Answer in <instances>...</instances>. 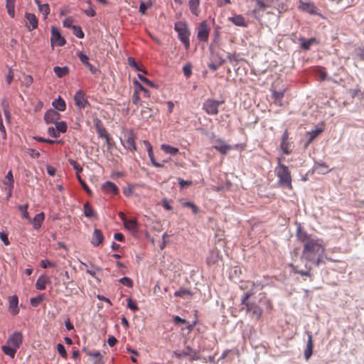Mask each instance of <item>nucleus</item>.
Returning a JSON list of instances; mask_svg holds the SVG:
<instances>
[{
    "label": "nucleus",
    "mask_w": 364,
    "mask_h": 364,
    "mask_svg": "<svg viewBox=\"0 0 364 364\" xmlns=\"http://www.w3.org/2000/svg\"><path fill=\"white\" fill-rule=\"evenodd\" d=\"M296 236L303 244L301 259L315 266H319L323 263L325 246L323 240L300 230L297 231Z\"/></svg>",
    "instance_id": "f257e3e1"
},
{
    "label": "nucleus",
    "mask_w": 364,
    "mask_h": 364,
    "mask_svg": "<svg viewBox=\"0 0 364 364\" xmlns=\"http://www.w3.org/2000/svg\"><path fill=\"white\" fill-rule=\"evenodd\" d=\"M277 166L274 169V172L278 178V184L283 188H287L292 190V178L289 168L282 163V159L280 158H277Z\"/></svg>",
    "instance_id": "f03ea898"
},
{
    "label": "nucleus",
    "mask_w": 364,
    "mask_h": 364,
    "mask_svg": "<svg viewBox=\"0 0 364 364\" xmlns=\"http://www.w3.org/2000/svg\"><path fill=\"white\" fill-rule=\"evenodd\" d=\"M175 31L178 33V38L184 45L186 49H188L190 47V31L188 25L184 21H178L174 26Z\"/></svg>",
    "instance_id": "7ed1b4c3"
},
{
    "label": "nucleus",
    "mask_w": 364,
    "mask_h": 364,
    "mask_svg": "<svg viewBox=\"0 0 364 364\" xmlns=\"http://www.w3.org/2000/svg\"><path fill=\"white\" fill-rule=\"evenodd\" d=\"M223 101H218L213 99H207L203 104V109L210 115H216L218 113V107Z\"/></svg>",
    "instance_id": "20e7f679"
},
{
    "label": "nucleus",
    "mask_w": 364,
    "mask_h": 364,
    "mask_svg": "<svg viewBox=\"0 0 364 364\" xmlns=\"http://www.w3.org/2000/svg\"><path fill=\"white\" fill-rule=\"evenodd\" d=\"M125 142L123 143L124 148L132 152L136 151L135 141L137 138L136 134L133 130H129L124 134Z\"/></svg>",
    "instance_id": "39448f33"
},
{
    "label": "nucleus",
    "mask_w": 364,
    "mask_h": 364,
    "mask_svg": "<svg viewBox=\"0 0 364 364\" xmlns=\"http://www.w3.org/2000/svg\"><path fill=\"white\" fill-rule=\"evenodd\" d=\"M210 31V26L205 21L200 23L197 28V38L198 41L207 42L208 41Z\"/></svg>",
    "instance_id": "423d86ee"
},
{
    "label": "nucleus",
    "mask_w": 364,
    "mask_h": 364,
    "mask_svg": "<svg viewBox=\"0 0 364 364\" xmlns=\"http://www.w3.org/2000/svg\"><path fill=\"white\" fill-rule=\"evenodd\" d=\"M173 354L178 358L188 357L191 360H197L199 359L198 353L189 346H187L183 350H175L173 351Z\"/></svg>",
    "instance_id": "0eeeda50"
},
{
    "label": "nucleus",
    "mask_w": 364,
    "mask_h": 364,
    "mask_svg": "<svg viewBox=\"0 0 364 364\" xmlns=\"http://www.w3.org/2000/svg\"><path fill=\"white\" fill-rule=\"evenodd\" d=\"M50 41L52 46L56 45L58 46H63L66 43L65 39L61 36L59 29L55 26L51 28Z\"/></svg>",
    "instance_id": "6e6552de"
},
{
    "label": "nucleus",
    "mask_w": 364,
    "mask_h": 364,
    "mask_svg": "<svg viewBox=\"0 0 364 364\" xmlns=\"http://www.w3.org/2000/svg\"><path fill=\"white\" fill-rule=\"evenodd\" d=\"M23 342V335L21 332L16 331L12 333L8 338L7 344L11 345L18 349Z\"/></svg>",
    "instance_id": "1a4fd4ad"
},
{
    "label": "nucleus",
    "mask_w": 364,
    "mask_h": 364,
    "mask_svg": "<svg viewBox=\"0 0 364 364\" xmlns=\"http://www.w3.org/2000/svg\"><path fill=\"white\" fill-rule=\"evenodd\" d=\"M246 311L250 314L252 318L259 319L262 314V309L255 303H250L246 304Z\"/></svg>",
    "instance_id": "9d476101"
},
{
    "label": "nucleus",
    "mask_w": 364,
    "mask_h": 364,
    "mask_svg": "<svg viewBox=\"0 0 364 364\" xmlns=\"http://www.w3.org/2000/svg\"><path fill=\"white\" fill-rule=\"evenodd\" d=\"M74 101L75 105L79 109H84L88 104L87 100L85 97V94L82 90L77 91L74 95Z\"/></svg>",
    "instance_id": "9b49d317"
},
{
    "label": "nucleus",
    "mask_w": 364,
    "mask_h": 364,
    "mask_svg": "<svg viewBox=\"0 0 364 364\" xmlns=\"http://www.w3.org/2000/svg\"><path fill=\"white\" fill-rule=\"evenodd\" d=\"M280 148L284 154H289L291 152V144L289 141V132L287 130H285L282 136Z\"/></svg>",
    "instance_id": "f8f14e48"
},
{
    "label": "nucleus",
    "mask_w": 364,
    "mask_h": 364,
    "mask_svg": "<svg viewBox=\"0 0 364 364\" xmlns=\"http://www.w3.org/2000/svg\"><path fill=\"white\" fill-rule=\"evenodd\" d=\"M299 9L304 12L309 14H312V15L318 14V13L317 11L316 6L312 2H303L301 1H300Z\"/></svg>",
    "instance_id": "ddd939ff"
},
{
    "label": "nucleus",
    "mask_w": 364,
    "mask_h": 364,
    "mask_svg": "<svg viewBox=\"0 0 364 364\" xmlns=\"http://www.w3.org/2000/svg\"><path fill=\"white\" fill-rule=\"evenodd\" d=\"M60 117V114L54 109L47 111L44 115V119L47 124H55Z\"/></svg>",
    "instance_id": "4468645a"
},
{
    "label": "nucleus",
    "mask_w": 364,
    "mask_h": 364,
    "mask_svg": "<svg viewBox=\"0 0 364 364\" xmlns=\"http://www.w3.org/2000/svg\"><path fill=\"white\" fill-rule=\"evenodd\" d=\"M213 148L220 152L222 154H226L230 149H232V146L228 144H225L224 141L221 139H218L215 140V144L213 146Z\"/></svg>",
    "instance_id": "2eb2a0df"
},
{
    "label": "nucleus",
    "mask_w": 364,
    "mask_h": 364,
    "mask_svg": "<svg viewBox=\"0 0 364 364\" xmlns=\"http://www.w3.org/2000/svg\"><path fill=\"white\" fill-rule=\"evenodd\" d=\"M307 336H308V340H307V343H306V348L304 350V357H305V359L306 360H308L311 356L312 355V353H313V348H314V343H313V337H312V335L310 332H307Z\"/></svg>",
    "instance_id": "dca6fc26"
},
{
    "label": "nucleus",
    "mask_w": 364,
    "mask_h": 364,
    "mask_svg": "<svg viewBox=\"0 0 364 364\" xmlns=\"http://www.w3.org/2000/svg\"><path fill=\"white\" fill-rule=\"evenodd\" d=\"M104 241V236L102 232L99 229H95L92 233L91 243L93 246L97 247Z\"/></svg>",
    "instance_id": "f3484780"
},
{
    "label": "nucleus",
    "mask_w": 364,
    "mask_h": 364,
    "mask_svg": "<svg viewBox=\"0 0 364 364\" xmlns=\"http://www.w3.org/2000/svg\"><path fill=\"white\" fill-rule=\"evenodd\" d=\"M49 283H50V278L46 274H41L36 281V288L38 290H44Z\"/></svg>",
    "instance_id": "a211bd4d"
},
{
    "label": "nucleus",
    "mask_w": 364,
    "mask_h": 364,
    "mask_svg": "<svg viewBox=\"0 0 364 364\" xmlns=\"http://www.w3.org/2000/svg\"><path fill=\"white\" fill-rule=\"evenodd\" d=\"M82 351H84L87 355L93 357L95 358L94 364H104L101 353L99 351L89 350L86 348H83Z\"/></svg>",
    "instance_id": "6ab92c4d"
},
{
    "label": "nucleus",
    "mask_w": 364,
    "mask_h": 364,
    "mask_svg": "<svg viewBox=\"0 0 364 364\" xmlns=\"http://www.w3.org/2000/svg\"><path fill=\"white\" fill-rule=\"evenodd\" d=\"M9 311L13 314L16 315L18 313V299L16 296H12L9 298Z\"/></svg>",
    "instance_id": "aec40b11"
},
{
    "label": "nucleus",
    "mask_w": 364,
    "mask_h": 364,
    "mask_svg": "<svg viewBox=\"0 0 364 364\" xmlns=\"http://www.w3.org/2000/svg\"><path fill=\"white\" fill-rule=\"evenodd\" d=\"M26 18L29 23V26H28V29L29 31L34 30L38 27V19L35 14L31 13L26 14Z\"/></svg>",
    "instance_id": "412c9836"
},
{
    "label": "nucleus",
    "mask_w": 364,
    "mask_h": 364,
    "mask_svg": "<svg viewBox=\"0 0 364 364\" xmlns=\"http://www.w3.org/2000/svg\"><path fill=\"white\" fill-rule=\"evenodd\" d=\"M102 189L105 192L113 195H117L119 192L117 186L111 181L105 182L102 186Z\"/></svg>",
    "instance_id": "4be33fe9"
},
{
    "label": "nucleus",
    "mask_w": 364,
    "mask_h": 364,
    "mask_svg": "<svg viewBox=\"0 0 364 364\" xmlns=\"http://www.w3.org/2000/svg\"><path fill=\"white\" fill-rule=\"evenodd\" d=\"M45 220V215L43 213L37 214L32 220H29L33 224L34 229H39Z\"/></svg>",
    "instance_id": "5701e85b"
},
{
    "label": "nucleus",
    "mask_w": 364,
    "mask_h": 364,
    "mask_svg": "<svg viewBox=\"0 0 364 364\" xmlns=\"http://www.w3.org/2000/svg\"><path fill=\"white\" fill-rule=\"evenodd\" d=\"M291 269V271L294 273V274H300L301 276H306V277H308L310 278V280L311 281L313 279V275L311 272V267H309L307 268V270L306 271H304V270H299L298 269V267L296 266V265H294V264H290L289 265Z\"/></svg>",
    "instance_id": "b1692460"
},
{
    "label": "nucleus",
    "mask_w": 364,
    "mask_h": 364,
    "mask_svg": "<svg viewBox=\"0 0 364 364\" xmlns=\"http://www.w3.org/2000/svg\"><path fill=\"white\" fill-rule=\"evenodd\" d=\"M228 20L237 26H247V22L242 15H235L234 16L230 17Z\"/></svg>",
    "instance_id": "393cba45"
},
{
    "label": "nucleus",
    "mask_w": 364,
    "mask_h": 364,
    "mask_svg": "<svg viewBox=\"0 0 364 364\" xmlns=\"http://www.w3.org/2000/svg\"><path fill=\"white\" fill-rule=\"evenodd\" d=\"M284 92L285 90H282V91H280V92H277V91H273L272 92V99L274 100V102L275 105H278V106H282L283 105V102H282V99L284 96Z\"/></svg>",
    "instance_id": "a878e982"
},
{
    "label": "nucleus",
    "mask_w": 364,
    "mask_h": 364,
    "mask_svg": "<svg viewBox=\"0 0 364 364\" xmlns=\"http://www.w3.org/2000/svg\"><path fill=\"white\" fill-rule=\"evenodd\" d=\"M124 227L130 231H136L138 229V223L136 219H127L123 223Z\"/></svg>",
    "instance_id": "bb28decb"
},
{
    "label": "nucleus",
    "mask_w": 364,
    "mask_h": 364,
    "mask_svg": "<svg viewBox=\"0 0 364 364\" xmlns=\"http://www.w3.org/2000/svg\"><path fill=\"white\" fill-rule=\"evenodd\" d=\"M200 0H190L188 1L189 9L193 14L198 16L200 13L199 10Z\"/></svg>",
    "instance_id": "cd10ccee"
},
{
    "label": "nucleus",
    "mask_w": 364,
    "mask_h": 364,
    "mask_svg": "<svg viewBox=\"0 0 364 364\" xmlns=\"http://www.w3.org/2000/svg\"><path fill=\"white\" fill-rule=\"evenodd\" d=\"M83 212L85 217L89 218H96L97 215L90 204L87 202L84 204Z\"/></svg>",
    "instance_id": "c85d7f7f"
},
{
    "label": "nucleus",
    "mask_w": 364,
    "mask_h": 364,
    "mask_svg": "<svg viewBox=\"0 0 364 364\" xmlns=\"http://www.w3.org/2000/svg\"><path fill=\"white\" fill-rule=\"evenodd\" d=\"M1 349L6 355L10 356L12 358H14L16 353L18 350L11 345L7 343L4 346H2Z\"/></svg>",
    "instance_id": "c756f323"
},
{
    "label": "nucleus",
    "mask_w": 364,
    "mask_h": 364,
    "mask_svg": "<svg viewBox=\"0 0 364 364\" xmlns=\"http://www.w3.org/2000/svg\"><path fill=\"white\" fill-rule=\"evenodd\" d=\"M53 71L58 77H63L69 73V68L67 66H55L53 68Z\"/></svg>",
    "instance_id": "7c9ffc66"
},
{
    "label": "nucleus",
    "mask_w": 364,
    "mask_h": 364,
    "mask_svg": "<svg viewBox=\"0 0 364 364\" xmlns=\"http://www.w3.org/2000/svg\"><path fill=\"white\" fill-rule=\"evenodd\" d=\"M53 106L58 111L63 112L66 108V104L65 100L60 97L58 100L53 102Z\"/></svg>",
    "instance_id": "2f4dec72"
},
{
    "label": "nucleus",
    "mask_w": 364,
    "mask_h": 364,
    "mask_svg": "<svg viewBox=\"0 0 364 364\" xmlns=\"http://www.w3.org/2000/svg\"><path fill=\"white\" fill-rule=\"evenodd\" d=\"M16 0H6V7L7 9L8 14L11 17L15 16V3Z\"/></svg>",
    "instance_id": "473e14b6"
},
{
    "label": "nucleus",
    "mask_w": 364,
    "mask_h": 364,
    "mask_svg": "<svg viewBox=\"0 0 364 364\" xmlns=\"http://www.w3.org/2000/svg\"><path fill=\"white\" fill-rule=\"evenodd\" d=\"M161 149L166 153L171 155H176L178 153L179 150L176 147H173L169 144H164L161 146Z\"/></svg>",
    "instance_id": "72a5a7b5"
},
{
    "label": "nucleus",
    "mask_w": 364,
    "mask_h": 364,
    "mask_svg": "<svg viewBox=\"0 0 364 364\" xmlns=\"http://www.w3.org/2000/svg\"><path fill=\"white\" fill-rule=\"evenodd\" d=\"M315 169L320 174H325L331 171V169H328V166L326 163H317Z\"/></svg>",
    "instance_id": "f704fd0d"
},
{
    "label": "nucleus",
    "mask_w": 364,
    "mask_h": 364,
    "mask_svg": "<svg viewBox=\"0 0 364 364\" xmlns=\"http://www.w3.org/2000/svg\"><path fill=\"white\" fill-rule=\"evenodd\" d=\"M4 183L10 188V191L14 187V178L11 171H9L4 179Z\"/></svg>",
    "instance_id": "c9c22d12"
},
{
    "label": "nucleus",
    "mask_w": 364,
    "mask_h": 364,
    "mask_svg": "<svg viewBox=\"0 0 364 364\" xmlns=\"http://www.w3.org/2000/svg\"><path fill=\"white\" fill-rule=\"evenodd\" d=\"M301 46L304 50H309L311 46L316 42V39L315 38H311L308 40H306L305 38H301Z\"/></svg>",
    "instance_id": "e433bc0d"
},
{
    "label": "nucleus",
    "mask_w": 364,
    "mask_h": 364,
    "mask_svg": "<svg viewBox=\"0 0 364 364\" xmlns=\"http://www.w3.org/2000/svg\"><path fill=\"white\" fill-rule=\"evenodd\" d=\"M128 64L130 67L134 68L136 70L141 71L144 73H146V70L139 66L133 58H128Z\"/></svg>",
    "instance_id": "4c0bfd02"
},
{
    "label": "nucleus",
    "mask_w": 364,
    "mask_h": 364,
    "mask_svg": "<svg viewBox=\"0 0 364 364\" xmlns=\"http://www.w3.org/2000/svg\"><path fill=\"white\" fill-rule=\"evenodd\" d=\"M228 59L233 66H236L240 60L239 55L236 53H229L228 55Z\"/></svg>",
    "instance_id": "58836bf2"
},
{
    "label": "nucleus",
    "mask_w": 364,
    "mask_h": 364,
    "mask_svg": "<svg viewBox=\"0 0 364 364\" xmlns=\"http://www.w3.org/2000/svg\"><path fill=\"white\" fill-rule=\"evenodd\" d=\"M28 207V204L20 205V206H18V210L21 212V216L23 218H25L26 220H31V218L29 217V214L27 210Z\"/></svg>",
    "instance_id": "ea45409f"
},
{
    "label": "nucleus",
    "mask_w": 364,
    "mask_h": 364,
    "mask_svg": "<svg viewBox=\"0 0 364 364\" xmlns=\"http://www.w3.org/2000/svg\"><path fill=\"white\" fill-rule=\"evenodd\" d=\"M192 293L189 289H180L174 293V296L177 297H185L186 296H191Z\"/></svg>",
    "instance_id": "a19ab883"
},
{
    "label": "nucleus",
    "mask_w": 364,
    "mask_h": 364,
    "mask_svg": "<svg viewBox=\"0 0 364 364\" xmlns=\"http://www.w3.org/2000/svg\"><path fill=\"white\" fill-rule=\"evenodd\" d=\"M39 11L43 14L44 18H46L50 13V6L48 4H39L38 6Z\"/></svg>",
    "instance_id": "79ce46f5"
},
{
    "label": "nucleus",
    "mask_w": 364,
    "mask_h": 364,
    "mask_svg": "<svg viewBox=\"0 0 364 364\" xmlns=\"http://www.w3.org/2000/svg\"><path fill=\"white\" fill-rule=\"evenodd\" d=\"M55 124L57 131L59 132L60 134L66 132L67 124L65 122H63V121L58 122L57 121L56 123H55Z\"/></svg>",
    "instance_id": "37998d69"
},
{
    "label": "nucleus",
    "mask_w": 364,
    "mask_h": 364,
    "mask_svg": "<svg viewBox=\"0 0 364 364\" xmlns=\"http://www.w3.org/2000/svg\"><path fill=\"white\" fill-rule=\"evenodd\" d=\"M44 300V296L39 294L36 297H33L30 299L31 304L33 306H38Z\"/></svg>",
    "instance_id": "c03bdc74"
},
{
    "label": "nucleus",
    "mask_w": 364,
    "mask_h": 364,
    "mask_svg": "<svg viewBox=\"0 0 364 364\" xmlns=\"http://www.w3.org/2000/svg\"><path fill=\"white\" fill-rule=\"evenodd\" d=\"M134 85L136 86L135 89H138L139 92H143L144 97H149L150 96L149 91L146 90L145 87H144L139 82H138L137 81H134Z\"/></svg>",
    "instance_id": "a18cd8bd"
},
{
    "label": "nucleus",
    "mask_w": 364,
    "mask_h": 364,
    "mask_svg": "<svg viewBox=\"0 0 364 364\" xmlns=\"http://www.w3.org/2000/svg\"><path fill=\"white\" fill-rule=\"evenodd\" d=\"M100 271H101L100 267H95L92 264H91L89 268L86 269V272L93 277L95 276L96 273Z\"/></svg>",
    "instance_id": "49530a36"
},
{
    "label": "nucleus",
    "mask_w": 364,
    "mask_h": 364,
    "mask_svg": "<svg viewBox=\"0 0 364 364\" xmlns=\"http://www.w3.org/2000/svg\"><path fill=\"white\" fill-rule=\"evenodd\" d=\"M148 155H149V157L150 161L153 166H154L155 167H162L163 166V164H159L156 161L153 150H148Z\"/></svg>",
    "instance_id": "de8ad7c7"
},
{
    "label": "nucleus",
    "mask_w": 364,
    "mask_h": 364,
    "mask_svg": "<svg viewBox=\"0 0 364 364\" xmlns=\"http://www.w3.org/2000/svg\"><path fill=\"white\" fill-rule=\"evenodd\" d=\"M151 6V1L141 2L139 6V11L141 14H145L146 10Z\"/></svg>",
    "instance_id": "09e8293b"
},
{
    "label": "nucleus",
    "mask_w": 364,
    "mask_h": 364,
    "mask_svg": "<svg viewBox=\"0 0 364 364\" xmlns=\"http://www.w3.org/2000/svg\"><path fill=\"white\" fill-rule=\"evenodd\" d=\"M127 307L133 311H136L139 310V307L135 301H134L131 298H128L127 299Z\"/></svg>",
    "instance_id": "8fccbe9b"
},
{
    "label": "nucleus",
    "mask_w": 364,
    "mask_h": 364,
    "mask_svg": "<svg viewBox=\"0 0 364 364\" xmlns=\"http://www.w3.org/2000/svg\"><path fill=\"white\" fill-rule=\"evenodd\" d=\"M73 33L75 34V36H77L79 38H82L84 37V33L82 31V28H80V26H73Z\"/></svg>",
    "instance_id": "3c124183"
},
{
    "label": "nucleus",
    "mask_w": 364,
    "mask_h": 364,
    "mask_svg": "<svg viewBox=\"0 0 364 364\" xmlns=\"http://www.w3.org/2000/svg\"><path fill=\"white\" fill-rule=\"evenodd\" d=\"M69 163L73 167V168L76 171L77 174H78L80 172H81L82 171V168L81 167V166L75 160L70 159Z\"/></svg>",
    "instance_id": "603ef678"
},
{
    "label": "nucleus",
    "mask_w": 364,
    "mask_h": 364,
    "mask_svg": "<svg viewBox=\"0 0 364 364\" xmlns=\"http://www.w3.org/2000/svg\"><path fill=\"white\" fill-rule=\"evenodd\" d=\"M57 350L59 353V354L64 358H67V351L64 347V346L61 343H58L57 345Z\"/></svg>",
    "instance_id": "864d4df0"
},
{
    "label": "nucleus",
    "mask_w": 364,
    "mask_h": 364,
    "mask_svg": "<svg viewBox=\"0 0 364 364\" xmlns=\"http://www.w3.org/2000/svg\"><path fill=\"white\" fill-rule=\"evenodd\" d=\"M83 11L87 16L93 17L96 15V11L93 6H88L87 9H84Z\"/></svg>",
    "instance_id": "5fc2aeb1"
},
{
    "label": "nucleus",
    "mask_w": 364,
    "mask_h": 364,
    "mask_svg": "<svg viewBox=\"0 0 364 364\" xmlns=\"http://www.w3.org/2000/svg\"><path fill=\"white\" fill-rule=\"evenodd\" d=\"M120 283L127 286V287H132L133 286L132 280L129 277H122L119 279Z\"/></svg>",
    "instance_id": "6e6d98bb"
},
{
    "label": "nucleus",
    "mask_w": 364,
    "mask_h": 364,
    "mask_svg": "<svg viewBox=\"0 0 364 364\" xmlns=\"http://www.w3.org/2000/svg\"><path fill=\"white\" fill-rule=\"evenodd\" d=\"M77 56H78L79 59L80 60V61L82 62V63H83L85 65H86L87 63H89V61H88L89 58L85 53H83L82 52H79L77 53Z\"/></svg>",
    "instance_id": "4d7b16f0"
},
{
    "label": "nucleus",
    "mask_w": 364,
    "mask_h": 364,
    "mask_svg": "<svg viewBox=\"0 0 364 364\" xmlns=\"http://www.w3.org/2000/svg\"><path fill=\"white\" fill-rule=\"evenodd\" d=\"M48 133L50 136L54 137V138L59 137V136H60V133H59V132L57 131L56 127L55 128H54L53 127H49L48 129Z\"/></svg>",
    "instance_id": "13d9d810"
},
{
    "label": "nucleus",
    "mask_w": 364,
    "mask_h": 364,
    "mask_svg": "<svg viewBox=\"0 0 364 364\" xmlns=\"http://www.w3.org/2000/svg\"><path fill=\"white\" fill-rule=\"evenodd\" d=\"M73 19L72 17H68L66 18L63 22V26L66 28H73Z\"/></svg>",
    "instance_id": "bf43d9fd"
},
{
    "label": "nucleus",
    "mask_w": 364,
    "mask_h": 364,
    "mask_svg": "<svg viewBox=\"0 0 364 364\" xmlns=\"http://www.w3.org/2000/svg\"><path fill=\"white\" fill-rule=\"evenodd\" d=\"M77 178L79 182L80 183L81 186H82L83 189L87 192L88 194H91V191L86 184V183L81 178V177L77 175Z\"/></svg>",
    "instance_id": "052dcab7"
},
{
    "label": "nucleus",
    "mask_w": 364,
    "mask_h": 364,
    "mask_svg": "<svg viewBox=\"0 0 364 364\" xmlns=\"http://www.w3.org/2000/svg\"><path fill=\"white\" fill-rule=\"evenodd\" d=\"M183 74L186 77H189L191 75L192 70L190 65H186L183 68Z\"/></svg>",
    "instance_id": "680f3d73"
},
{
    "label": "nucleus",
    "mask_w": 364,
    "mask_h": 364,
    "mask_svg": "<svg viewBox=\"0 0 364 364\" xmlns=\"http://www.w3.org/2000/svg\"><path fill=\"white\" fill-rule=\"evenodd\" d=\"M41 267L43 268L53 267L55 264L48 259H43L41 262Z\"/></svg>",
    "instance_id": "e2e57ef3"
},
{
    "label": "nucleus",
    "mask_w": 364,
    "mask_h": 364,
    "mask_svg": "<svg viewBox=\"0 0 364 364\" xmlns=\"http://www.w3.org/2000/svg\"><path fill=\"white\" fill-rule=\"evenodd\" d=\"M0 238L5 245L8 246L10 244L7 233L0 232Z\"/></svg>",
    "instance_id": "0e129e2a"
},
{
    "label": "nucleus",
    "mask_w": 364,
    "mask_h": 364,
    "mask_svg": "<svg viewBox=\"0 0 364 364\" xmlns=\"http://www.w3.org/2000/svg\"><path fill=\"white\" fill-rule=\"evenodd\" d=\"M132 101H133V103L135 105L139 104L140 98L139 96V90L138 89H135V90H134Z\"/></svg>",
    "instance_id": "69168bd1"
},
{
    "label": "nucleus",
    "mask_w": 364,
    "mask_h": 364,
    "mask_svg": "<svg viewBox=\"0 0 364 364\" xmlns=\"http://www.w3.org/2000/svg\"><path fill=\"white\" fill-rule=\"evenodd\" d=\"M173 321L177 325H179V324H185L187 323V321L184 318H181L180 316H174L173 318Z\"/></svg>",
    "instance_id": "338daca9"
},
{
    "label": "nucleus",
    "mask_w": 364,
    "mask_h": 364,
    "mask_svg": "<svg viewBox=\"0 0 364 364\" xmlns=\"http://www.w3.org/2000/svg\"><path fill=\"white\" fill-rule=\"evenodd\" d=\"M356 54L361 60L364 61V48H358L356 50Z\"/></svg>",
    "instance_id": "774afa93"
}]
</instances>
